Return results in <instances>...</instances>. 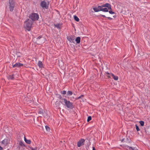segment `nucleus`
<instances>
[{
	"label": "nucleus",
	"instance_id": "nucleus-35",
	"mask_svg": "<svg viewBox=\"0 0 150 150\" xmlns=\"http://www.w3.org/2000/svg\"><path fill=\"white\" fill-rule=\"evenodd\" d=\"M126 142L128 143L130 142V141L129 140V139L128 138H127L126 139Z\"/></svg>",
	"mask_w": 150,
	"mask_h": 150
},
{
	"label": "nucleus",
	"instance_id": "nucleus-36",
	"mask_svg": "<svg viewBox=\"0 0 150 150\" xmlns=\"http://www.w3.org/2000/svg\"><path fill=\"white\" fill-rule=\"evenodd\" d=\"M60 142L61 143H64L65 142V141H60Z\"/></svg>",
	"mask_w": 150,
	"mask_h": 150
},
{
	"label": "nucleus",
	"instance_id": "nucleus-6",
	"mask_svg": "<svg viewBox=\"0 0 150 150\" xmlns=\"http://www.w3.org/2000/svg\"><path fill=\"white\" fill-rule=\"evenodd\" d=\"M45 41V39L40 36L38 37L36 40V43L38 44H40L44 43Z\"/></svg>",
	"mask_w": 150,
	"mask_h": 150
},
{
	"label": "nucleus",
	"instance_id": "nucleus-27",
	"mask_svg": "<svg viewBox=\"0 0 150 150\" xmlns=\"http://www.w3.org/2000/svg\"><path fill=\"white\" fill-rule=\"evenodd\" d=\"M92 119L91 117V116H88V117L87 121L88 122L89 121Z\"/></svg>",
	"mask_w": 150,
	"mask_h": 150
},
{
	"label": "nucleus",
	"instance_id": "nucleus-8",
	"mask_svg": "<svg viewBox=\"0 0 150 150\" xmlns=\"http://www.w3.org/2000/svg\"><path fill=\"white\" fill-rule=\"evenodd\" d=\"M85 142V140L84 139H81L77 142V146L79 147L83 145Z\"/></svg>",
	"mask_w": 150,
	"mask_h": 150
},
{
	"label": "nucleus",
	"instance_id": "nucleus-30",
	"mask_svg": "<svg viewBox=\"0 0 150 150\" xmlns=\"http://www.w3.org/2000/svg\"><path fill=\"white\" fill-rule=\"evenodd\" d=\"M29 148L31 149V150H37V148L36 147L35 148H33L31 147H29Z\"/></svg>",
	"mask_w": 150,
	"mask_h": 150
},
{
	"label": "nucleus",
	"instance_id": "nucleus-18",
	"mask_svg": "<svg viewBox=\"0 0 150 150\" xmlns=\"http://www.w3.org/2000/svg\"><path fill=\"white\" fill-rule=\"evenodd\" d=\"M109 10V9H108V7L105 8H103V9L102 11H103V12H108Z\"/></svg>",
	"mask_w": 150,
	"mask_h": 150
},
{
	"label": "nucleus",
	"instance_id": "nucleus-34",
	"mask_svg": "<svg viewBox=\"0 0 150 150\" xmlns=\"http://www.w3.org/2000/svg\"><path fill=\"white\" fill-rule=\"evenodd\" d=\"M109 13L111 14H115V13L114 12H113L112 11H109Z\"/></svg>",
	"mask_w": 150,
	"mask_h": 150
},
{
	"label": "nucleus",
	"instance_id": "nucleus-15",
	"mask_svg": "<svg viewBox=\"0 0 150 150\" xmlns=\"http://www.w3.org/2000/svg\"><path fill=\"white\" fill-rule=\"evenodd\" d=\"M111 75L112 76V78L115 80H117L118 79V76H115L113 74L111 73Z\"/></svg>",
	"mask_w": 150,
	"mask_h": 150
},
{
	"label": "nucleus",
	"instance_id": "nucleus-41",
	"mask_svg": "<svg viewBox=\"0 0 150 150\" xmlns=\"http://www.w3.org/2000/svg\"><path fill=\"white\" fill-rule=\"evenodd\" d=\"M59 98H62V96H61L60 95L59 96Z\"/></svg>",
	"mask_w": 150,
	"mask_h": 150
},
{
	"label": "nucleus",
	"instance_id": "nucleus-24",
	"mask_svg": "<svg viewBox=\"0 0 150 150\" xmlns=\"http://www.w3.org/2000/svg\"><path fill=\"white\" fill-rule=\"evenodd\" d=\"M105 73L106 74H107V75H106V76H107V77H108L109 78H110L111 77L110 76V75H111V73L110 74L108 72H106Z\"/></svg>",
	"mask_w": 150,
	"mask_h": 150
},
{
	"label": "nucleus",
	"instance_id": "nucleus-1",
	"mask_svg": "<svg viewBox=\"0 0 150 150\" xmlns=\"http://www.w3.org/2000/svg\"><path fill=\"white\" fill-rule=\"evenodd\" d=\"M33 22L29 19H27L24 22V27L29 31L32 27Z\"/></svg>",
	"mask_w": 150,
	"mask_h": 150
},
{
	"label": "nucleus",
	"instance_id": "nucleus-33",
	"mask_svg": "<svg viewBox=\"0 0 150 150\" xmlns=\"http://www.w3.org/2000/svg\"><path fill=\"white\" fill-rule=\"evenodd\" d=\"M61 93L62 94L65 95L66 93V91H62Z\"/></svg>",
	"mask_w": 150,
	"mask_h": 150
},
{
	"label": "nucleus",
	"instance_id": "nucleus-38",
	"mask_svg": "<svg viewBox=\"0 0 150 150\" xmlns=\"http://www.w3.org/2000/svg\"><path fill=\"white\" fill-rule=\"evenodd\" d=\"M108 19H109L110 20H111L112 19V18L110 17H107Z\"/></svg>",
	"mask_w": 150,
	"mask_h": 150
},
{
	"label": "nucleus",
	"instance_id": "nucleus-9",
	"mask_svg": "<svg viewBox=\"0 0 150 150\" xmlns=\"http://www.w3.org/2000/svg\"><path fill=\"white\" fill-rule=\"evenodd\" d=\"M23 66L22 64L19 63H16L14 64H13L12 66L13 68H19Z\"/></svg>",
	"mask_w": 150,
	"mask_h": 150
},
{
	"label": "nucleus",
	"instance_id": "nucleus-25",
	"mask_svg": "<svg viewBox=\"0 0 150 150\" xmlns=\"http://www.w3.org/2000/svg\"><path fill=\"white\" fill-rule=\"evenodd\" d=\"M19 145L21 146H25L24 144L23 143L22 141H21L19 142Z\"/></svg>",
	"mask_w": 150,
	"mask_h": 150
},
{
	"label": "nucleus",
	"instance_id": "nucleus-22",
	"mask_svg": "<svg viewBox=\"0 0 150 150\" xmlns=\"http://www.w3.org/2000/svg\"><path fill=\"white\" fill-rule=\"evenodd\" d=\"M139 123L142 126H144V121H140L139 122Z\"/></svg>",
	"mask_w": 150,
	"mask_h": 150
},
{
	"label": "nucleus",
	"instance_id": "nucleus-29",
	"mask_svg": "<svg viewBox=\"0 0 150 150\" xmlns=\"http://www.w3.org/2000/svg\"><path fill=\"white\" fill-rule=\"evenodd\" d=\"M29 148L31 149V150H37V148L36 147L35 148H33L31 147H29Z\"/></svg>",
	"mask_w": 150,
	"mask_h": 150
},
{
	"label": "nucleus",
	"instance_id": "nucleus-39",
	"mask_svg": "<svg viewBox=\"0 0 150 150\" xmlns=\"http://www.w3.org/2000/svg\"><path fill=\"white\" fill-rule=\"evenodd\" d=\"M83 96V95H82L81 96H80L79 97H78V98H77V99H79L80 98H81V96Z\"/></svg>",
	"mask_w": 150,
	"mask_h": 150
},
{
	"label": "nucleus",
	"instance_id": "nucleus-20",
	"mask_svg": "<svg viewBox=\"0 0 150 150\" xmlns=\"http://www.w3.org/2000/svg\"><path fill=\"white\" fill-rule=\"evenodd\" d=\"M8 79H9L13 80L14 79V75L13 74L12 75H9L8 77Z\"/></svg>",
	"mask_w": 150,
	"mask_h": 150
},
{
	"label": "nucleus",
	"instance_id": "nucleus-12",
	"mask_svg": "<svg viewBox=\"0 0 150 150\" xmlns=\"http://www.w3.org/2000/svg\"><path fill=\"white\" fill-rule=\"evenodd\" d=\"M67 39L70 42L74 43V39L73 38L68 36L67 37Z\"/></svg>",
	"mask_w": 150,
	"mask_h": 150
},
{
	"label": "nucleus",
	"instance_id": "nucleus-5",
	"mask_svg": "<svg viewBox=\"0 0 150 150\" xmlns=\"http://www.w3.org/2000/svg\"><path fill=\"white\" fill-rule=\"evenodd\" d=\"M107 7L109 9H111V5L109 4L106 3L102 6H98L99 11H103V7Z\"/></svg>",
	"mask_w": 150,
	"mask_h": 150
},
{
	"label": "nucleus",
	"instance_id": "nucleus-3",
	"mask_svg": "<svg viewBox=\"0 0 150 150\" xmlns=\"http://www.w3.org/2000/svg\"><path fill=\"white\" fill-rule=\"evenodd\" d=\"M15 7V2L14 0H9L8 8L11 12H12Z\"/></svg>",
	"mask_w": 150,
	"mask_h": 150
},
{
	"label": "nucleus",
	"instance_id": "nucleus-21",
	"mask_svg": "<svg viewBox=\"0 0 150 150\" xmlns=\"http://www.w3.org/2000/svg\"><path fill=\"white\" fill-rule=\"evenodd\" d=\"M72 94V92L71 91H68L67 92V95L68 96H71Z\"/></svg>",
	"mask_w": 150,
	"mask_h": 150
},
{
	"label": "nucleus",
	"instance_id": "nucleus-42",
	"mask_svg": "<svg viewBox=\"0 0 150 150\" xmlns=\"http://www.w3.org/2000/svg\"><path fill=\"white\" fill-rule=\"evenodd\" d=\"M125 139H122V142H123L124 141H125Z\"/></svg>",
	"mask_w": 150,
	"mask_h": 150
},
{
	"label": "nucleus",
	"instance_id": "nucleus-16",
	"mask_svg": "<svg viewBox=\"0 0 150 150\" xmlns=\"http://www.w3.org/2000/svg\"><path fill=\"white\" fill-rule=\"evenodd\" d=\"M81 38L80 37H78L76 38L75 41L76 42V43L79 44L80 43V42Z\"/></svg>",
	"mask_w": 150,
	"mask_h": 150
},
{
	"label": "nucleus",
	"instance_id": "nucleus-28",
	"mask_svg": "<svg viewBox=\"0 0 150 150\" xmlns=\"http://www.w3.org/2000/svg\"><path fill=\"white\" fill-rule=\"evenodd\" d=\"M29 148L31 149V150H37V148L36 147L35 148H33L31 147H29Z\"/></svg>",
	"mask_w": 150,
	"mask_h": 150
},
{
	"label": "nucleus",
	"instance_id": "nucleus-14",
	"mask_svg": "<svg viewBox=\"0 0 150 150\" xmlns=\"http://www.w3.org/2000/svg\"><path fill=\"white\" fill-rule=\"evenodd\" d=\"M24 141L28 144H30L31 143V141L26 139L25 137H24Z\"/></svg>",
	"mask_w": 150,
	"mask_h": 150
},
{
	"label": "nucleus",
	"instance_id": "nucleus-19",
	"mask_svg": "<svg viewBox=\"0 0 150 150\" xmlns=\"http://www.w3.org/2000/svg\"><path fill=\"white\" fill-rule=\"evenodd\" d=\"M74 20L76 21H78V22L79 21V18L77 16H76L75 15L74 16Z\"/></svg>",
	"mask_w": 150,
	"mask_h": 150
},
{
	"label": "nucleus",
	"instance_id": "nucleus-43",
	"mask_svg": "<svg viewBox=\"0 0 150 150\" xmlns=\"http://www.w3.org/2000/svg\"><path fill=\"white\" fill-rule=\"evenodd\" d=\"M113 17H116V16H113Z\"/></svg>",
	"mask_w": 150,
	"mask_h": 150
},
{
	"label": "nucleus",
	"instance_id": "nucleus-40",
	"mask_svg": "<svg viewBox=\"0 0 150 150\" xmlns=\"http://www.w3.org/2000/svg\"><path fill=\"white\" fill-rule=\"evenodd\" d=\"M93 150H96L95 148L94 147H93Z\"/></svg>",
	"mask_w": 150,
	"mask_h": 150
},
{
	"label": "nucleus",
	"instance_id": "nucleus-31",
	"mask_svg": "<svg viewBox=\"0 0 150 150\" xmlns=\"http://www.w3.org/2000/svg\"><path fill=\"white\" fill-rule=\"evenodd\" d=\"M136 129L137 131H139L140 130V129L139 127L136 125Z\"/></svg>",
	"mask_w": 150,
	"mask_h": 150
},
{
	"label": "nucleus",
	"instance_id": "nucleus-32",
	"mask_svg": "<svg viewBox=\"0 0 150 150\" xmlns=\"http://www.w3.org/2000/svg\"><path fill=\"white\" fill-rule=\"evenodd\" d=\"M45 128L47 131H49L50 130L49 127L47 126H45Z\"/></svg>",
	"mask_w": 150,
	"mask_h": 150
},
{
	"label": "nucleus",
	"instance_id": "nucleus-13",
	"mask_svg": "<svg viewBox=\"0 0 150 150\" xmlns=\"http://www.w3.org/2000/svg\"><path fill=\"white\" fill-rule=\"evenodd\" d=\"M61 24H54V26L56 28H57L58 29H60L61 26Z\"/></svg>",
	"mask_w": 150,
	"mask_h": 150
},
{
	"label": "nucleus",
	"instance_id": "nucleus-7",
	"mask_svg": "<svg viewBox=\"0 0 150 150\" xmlns=\"http://www.w3.org/2000/svg\"><path fill=\"white\" fill-rule=\"evenodd\" d=\"M48 2L45 1V0L42 1L40 4V6L44 8L47 9L48 8Z\"/></svg>",
	"mask_w": 150,
	"mask_h": 150
},
{
	"label": "nucleus",
	"instance_id": "nucleus-23",
	"mask_svg": "<svg viewBox=\"0 0 150 150\" xmlns=\"http://www.w3.org/2000/svg\"><path fill=\"white\" fill-rule=\"evenodd\" d=\"M93 9L94 10V11L96 12H98L99 11L98 8L97 7H94L93 8Z\"/></svg>",
	"mask_w": 150,
	"mask_h": 150
},
{
	"label": "nucleus",
	"instance_id": "nucleus-17",
	"mask_svg": "<svg viewBox=\"0 0 150 150\" xmlns=\"http://www.w3.org/2000/svg\"><path fill=\"white\" fill-rule=\"evenodd\" d=\"M38 65L40 68H42L43 67V64L41 61H39L38 62Z\"/></svg>",
	"mask_w": 150,
	"mask_h": 150
},
{
	"label": "nucleus",
	"instance_id": "nucleus-2",
	"mask_svg": "<svg viewBox=\"0 0 150 150\" xmlns=\"http://www.w3.org/2000/svg\"><path fill=\"white\" fill-rule=\"evenodd\" d=\"M29 18L30 20L34 22L36 20H38L39 17L38 15L36 13H31L30 14Z\"/></svg>",
	"mask_w": 150,
	"mask_h": 150
},
{
	"label": "nucleus",
	"instance_id": "nucleus-26",
	"mask_svg": "<svg viewBox=\"0 0 150 150\" xmlns=\"http://www.w3.org/2000/svg\"><path fill=\"white\" fill-rule=\"evenodd\" d=\"M43 113V111L42 109H40L39 110L38 113L42 115Z\"/></svg>",
	"mask_w": 150,
	"mask_h": 150
},
{
	"label": "nucleus",
	"instance_id": "nucleus-10",
	"mask_svg": "<svg viewBox=\"0 0 150 150\" xmlns=\"http://www.w3.org/2000/svg\"><path fill=\"white\" fill-rule=\"evenodd\" d=\"M8 140L7 139H5L2 142V146H6L8 144Z\"/></svg>",
	"mask_w": 150,
	"mask_h": 150
},
{
	"label": "nucleus",
	"instance_id": "nucleus-4",
	"mask_svg": "<svg viewBox=\"0 0 150 150\" xmlns=\"http://www.w3.org/2000/svg\"><path fill=\"white\" fill-rule=\"evenodd\" d=\"M63 100L64 103L65 104V105L68 108L72 109L73 108V105L72 103H71L70 101L67 100L65 98H63L62 99Z\"/></svg>",
	"mask_w": 150,
	"mask_h": 150
},
{
	"label": "nucleus",
	"instance_id": "nucleus-37",
	"mask_svg": "<svg viewBox=\"0 0 150 150\" xmlns=\"http://www.w3.org/2000/svg\"><path fill=\"white\" fill-rule=\"evenodd\" d=\"M101 16H102V17H104V18L106 17L104 15H101Z\"/></svg>",
	"mask_w": 150,
	"mask_h": 150
},
{
	"label": "nucleus",
	"instance_id": "nucleus-11",
	"mask_svg": "<svg viewBox=\"0 0 150 150\" xmlns=\"http://www.w3.org/2000/svg\"><path fill=\"white\" fill-rule=\"evenodd\" d=\"M61 105L60 102L56 101L55 103V106L56 108L57 109H60V105Z\"/></svg>",
	"mask_w": 150,
	"mask_h": 150
}]
</instances>
